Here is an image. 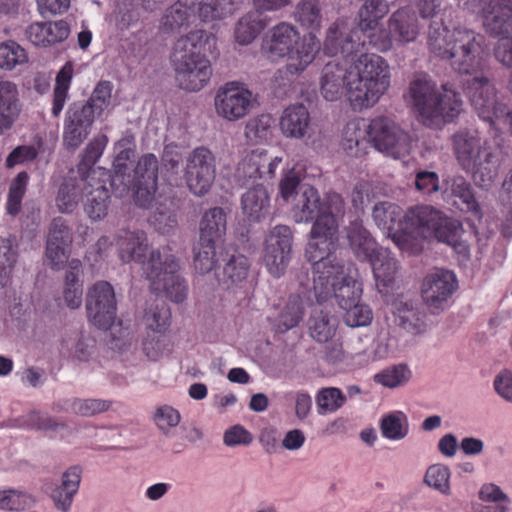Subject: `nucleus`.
I'll use <instances>...</instances> for the list:
<instances>
[{"instance_id":"cd10ccee","label":"nucleus","mask_w":512,"mask_h":512,"mask_svg":"<svg viewBox=\"0 0 512 512\" xmlns=\"http://www.w3.org/2000/svg\"><path fill=\"white\" fill-rule=\"evenodd\" d=\"M193 0H178L166 9L161 19V29L165 32H181L197 21Z\"/></svg>"},{"instance_id":"ea45409f","label":"nucleus","mask_w":512,"mask_h":512,"mask_svg":"<svg viewBox=\"0 0 512 512\" xmlns=\"http://www.w3.org/2000/svg\"><path fill=\"white\" fill-rule=\"evenodd\" d=\"M107 143L108 138L105 135L97 136L89 142L78 165V172L81 176L91 181L95 180L97 169L94 168V165L102 156Z\"/></svg>"},{"instance_id":"423d86ee","label":"nucleus","mask_w":512,"mask_h":512,"mask_svg":"<svg viewBox=\"0 0 512 512\" xmlns=\"http://www.w3.org/2000/svg\"><path fill=\"white\" fill-rule=\"evenodd\" d=\"M203 31L195 30L180 37L171 53V64L178 86L189 92L203 89L212 77L209 59L200 52Z\"/></svg>"},{"instance_id":"412c9836","label":"nucleus","mask_w":512,"mask_h":512,"mask_svg":"<svg viewBox=\"0 0 512 512\" xmlns=\"http://www.w3.org/2000/svg\"><path fill=\"white\" fill-rule=\"evenodd\" d=\"M72 233L62 218H55L50 224L45 256L52 269H62L69 258Z\"/></svg>"},{"instance_id":"4c0bfd02","label":"nucleus","mask_w":512,"mask_h":512,"mask_svg":"<svg viewBox=\"0 0 512 512\" xmlns=\"http://www.w3.org/2000/svg\"><path fill=\"white\" fill-rule=\"evenodd\" d=\"M394 313L397 324L408 333L418 335L426 330L425 314L412 303L397 302Z\"/></svg>"},{"instance_id":"4be33fe9","label":"nucleus","mask_w":512,"mask_h":512,"mask_svg":"<svg viewBox=\"0 0 512 512\" xmlns=\"http://www.w3.org/2000/svg\"><path fill=\"white\" fill-rule=\"evenodd\" d=\"M371 264L375 286L379 293L386 295L393 290L398 273V261L386 248H380L367 260Z\"/></svg>"},{"instance_id":"f704fd0d","label":"nucleus","mask_w":512,"mask_h":512,"mask_svg":"<svg viewBox=\"0 0 512 512\" xmlns=\"http://www.w3.org/2000/svg\"><path fill=\"white\" fill-rule=\"evenodd\" d=\"M88 186H92L91 180L81 176L78 180H69L63 183L56 197V205L61 213L73 212L79 201L85 197Z\"/></svg>"},{"instance_id":"20e7f679","label":"nucleus","mask_w":512,"mask_h":512,"mask_svg":"<svg viewBox=\"0 0 512 512\" xmlns=\"http://www.w3.org/2000/svg\"><path fill=\"white\" fill-rule=\"evenodd\" d=\"M320 47L316 34L308 33L301 37L294 25L280 22L265 34L262 53L273 62L286 58V72L299 75L313 63Z\"/></svg>"},{"instance_id":"f03ea898","label":"nucleus","mask_w":512,"mask_h":512,"mask_svg":"<svg viewBox=\"0 0 512 512\" xmlns=\"http://www.w3.org/2000/svg\"><path fill=\"white\" fill-rule=\"evenodd\" d=\"M391 84V68L375 53H362L351 60H331L320 73L319 90L327 101H338L346 94L353 110L376 105Z\"/></svg>"},{"instance_id":"0e129e2a","label":"nucleus","mask_w":512,"mask_h":512,"mask_svg":"<svg viewBox=\"0 0 512 512\" xmlns=\"http://www.w3.org/2000/svg\"><path fill=\"white\" fill-rule=\"evenodd\" d=\"M341 310L343 311V321L352 328L368 326L373 320L371 308L361 300Z\"/></svg>"},{"instance_id":"37998d69","label":"nucleus","mask_w":512,"mask_h":512,"mask_svg":"<svg viewBox=\"0 0 512 512\" xmlns=\"http://www.w3.org/2000/svg\"><path fill=\"white\" fill-rule=\"evenodd\" d=\"M304 316L302 301L299 296H290L275 318V330L284 333L296 327Z\"/></svg>"},{"instance_id":"c756f323","label":"nucleus","mask_w":512,"mask_h":512,"mask_svg":"<svg viewBox=\"0 0 512 512\" xmlns=\"http://www.w3.org/2000/svg\"><path fill=\"white\" fill-rule=\"evenodd\" d=\"M346 239L350 250L359 261H367L381 248L358 220L350 222L346 227Z\"/></svg>"},{"instance_id":"e2e57ef3","label":"nucleus","mask_w":512,"mask_h":512,"mask_svg":"<svg viewBox=\"0 0 512 512\" xmlns=\"http://www.w3.org/2000/svg\"><path fill=\"white\" fill-rule=\"evenodd\" d=\"M28 61V55L15 41H5L0 43V68L12 70L18 65L25 64Z\"/></svg>"},{"instance_id":"a211bd4d","label":"nucleus","mask_w":512,"mask_h":512,"mask_svg":"<svg viewBox=\"0 0 512 512\" xmlns=\"http://www.w3.org/2000/svg\"><path fill=\"white\" fill-rule=\"evenodd\" d=\"M362 42L359 31L352 29L343 19L336 20L329 26L323 41V52L328 56L341 55L343 59L357 58Z\"/></svg>"},{"instance_id":"49530a36","label":"nucleus","mask_w":512,"mask_h":512,"mask_svg":"<svg viewBox=\"0 0 512 512\" xmlns=\"http://www.w3.org/2000/svg\"><path fill=\"white\" fill-rule=\"evenodd\" d=\"M295 20L309 33L315 34L322 25V14L318 0H301L295 7Z\"/></svg>"},{"instance_id":"3c124183","label":"nucleus","mask_w":512,"mask_h":512,"mask_svg":"<svg viewBox=\"0 0 512 512\" xmlns=\"http://www.w3.org/2000/svg\"><path fill=\"white\" fill-rule=\"evenodd\" d=\"M265 24L260 15L255 12H249L241 17L235 27V39L241 45H248L253 42Z\"/></svg>"},{"instance_id":"8fccbe9b","label":"nucleus","mask_w":512,"mask_h":512,"mask_svg":"<svg viewBox=\"0 0 512 512\" xmlns=\"http://www.w3.org/2000/svg\"><path fill=\"white\" fill-rule=\"evenodd\" d=\"M380 431L384 438L392 441L404 439L409 433V424L406 415L395 411L384 415L380 420Z\"/></svg>"},{"instance_id":"c03bdc74","label":"nucleus","mask_w":512,"mask_h":512,"mask_svg":"<svg viewBox=\"0 0 512 512\" xmlns=\"http://www.w3.org/2000/svg\"><path fill=\"white\" fill-rule=\"evenodd\" d=\"M390 6L385 0H368L359 9V29L362 32L374 31L379 21L388 14Z\"/></svg>"},{"instance_id":"69168bd1","label":"nucleus","mask_w":512,"mask_h":512,"mask_svg":"<svg viewBox=\"0 0 512 512\" xmlns=\"http://www.w3.org/2000/svg\"><path fill=\"white\" fill-rule=\"evenodd\" d=\"M152 419L162 434L169 435L171 430L179 425L181 414L173 406L162 404L156 407Z\"/></svg>"},{"instance_id":"39448f33","label":"nucleus","mask_w":512,"mask_h":512,"mask_svg":"<svg viewBox=\"0 0 512 512\" xmlns=\"http://www.w3.org/2000/svg\"><path fill=\"white\" fill-rule=\"evenodd\" d=\"M409 95L422 123L437 127L453 121L463 111V100L454 89L443 85L440 89L424 74L414 77Z\"/></svg>"},{"instance_id":"f3484780","label":"nucleus","mask_w":512,"mask_h":512,"mask_svg":"<svg viewBox=\"0 0 512 512\" xmlns=\"http://www.w3.org/2000/svg\"><path fill=\"white\" fill-rule=\"evenodd\" d=\"M457 288L456 276L448 270H435L424 279L421 295L425 305L432 313L444 311Z\"/></svg>"},{"instance_id":"338daca9","label":"nucleus","mask_w":512,"mask_h":512,"mask_svg":"<svg viewBox=\"0 0 512 512\" xmlns=\"http://www.w3.org/2000/svg\"><path fill=\"white\" fill-rule=\"evenodd\" d=\"M411 378V371L406 365L400 364L388 367L374 375V381L387 388L404 385Z\"/></svg>"},{"instance_id":"6e6552de","label":"nucleus","mask_w":512,"mask_h":512,"mask_svg":"<svg viewBox=\"0 0 512 512\" xmlns=\"http://www.w3.org/2000/svg\"><path fill=\"white\" fill-rule=\"evenodd\" d=\"M279 195L286 203H291L292 216L296 223H310L316 221L323 214L335 216L330 210V198L341 196L331 192L322 201L316 188L307 183H301L299 173L289 169L279 182Z\"/></svg>"},{"instance_id":"ddd939ff","label":"nucleus","mask_w":512,"mask_h":512,"mask_svg":"<svg viewBox=\"0 0 512 512\" xmlns=\"http://www.w3.org/2000/svg\"><path fill=\"white\" fill-rule=\"evenodd\" d=\"M215 173V157L209 149L198 147L186 157L185 181L194 195L203 196L210 190Z\"/></svg>"},{"instance_id":"c9c22d12","label":"nucleus","mask_w":512,"mask_h":512,"mask_svg":"<svg viewBox=\"0 0 512 512\" xmlns=\"http://www.w3.org/2000/svg\"><path fill=\"white\" fill-rule=\"evenodd\" d=\"M227 218L224 210L214 207L207 210L199 224V240L217 243L226 233Z\"/></svg>"},{"instance_id":"2eb2a0df","label":"nucleus","mask_w":512,"mask_h":512,"mask_svg":"<svg viewBox=\"0 0 512 512\" xmlns=\"http://www.w3.org/2000/svg\"><path fill=\"white\" fill-rule=\"evenodd\" d=\"M337 273H329L330 277L327 279L325 286L327 292L321 293L316 288V282H313L312 293L317 302H324L331 297H334L339 308H346L348 305H352L358 300H361L363 293L362 283L352 276L350 273L345 271L344 265H342Z\"/></svg>"},{"instance_id":"4d7b16f0","label":"nucleus","mask_w":512,"mask_h":512,"mask_svg":"<svg viewBox=\"0 0 512 512\" xmlns=\"http://www.w3.org/2000/svg\"><path fill=\"white\" fill-rule=\"evenodd\" d=\"M217 264L216 243L198 240V243L194 247L193 259V265L197 273L201 275L208 274Z\"/></svg>"},{"instance_id":"9b49d317","label":"nucleus","mask_w":512,"mask_h":512,"mask_svg":"<svg viewBox=\"0 0 512 512\" xmlns=\"http://www.w3.org/2000/svg\"><path fill=\"white\" fill-rule=\"evenodd\" d=\"M256 98L248 86L239 81L221 85L214 97L216 115L227 121L237 122L248 116L254 109Z\"/></svg>"},{"instance_id":"b1692460","label":"nucleus","mask_w":512,"mask_h":512,"mask_svg":"<svg viewBox=\"0 0 512 512\" xmlns=\"http://www.w3.org/2000/svg\"><path fill=\"white\" fill-rule=\"evenodd\" d=\"M443 187L442 194L446 201H452L463 211L479 214V204L475 199L472 187L462 176L447 178Z\"/></svg>"},{"instance_id":"052dcab7","label":"nucleus","mask_w":512,"mask_h":512,"mask_svg":"<svg viewBox=\"0 0 512 512\" xmlns=\"http://www.w3.org/2000/svg\"><path fill=\"white\" fill-rule=\"evenodd\" d=\"M450 477L451 471L448 466L433 464L428 467L424 476V482L442 495L449 496L451 494Z\"/></svg>"},{"instance_id":"7c9ffc66","label":"nucleus","mask_w":512,"mask_h":512,"mask_svg":"<svg viewBox=\"0 0 512 512\" xmlns=\"http://www.w3.org/2000/svg\"><path fill=\"white\" fill-rule=\"evenodd\" d=\"M112 402L100 398H64L53 404V410L62 413H73L82 417H92L110 409Z\"/></svg>"},{"instance_id":"2f4dec72","label":"nucleus","mask_w":512,"mask_h":512,"mask_svg":"<svg viewBox=\"0 0 512 512\" xmlns=\"http://www.w3.org/2000/svg\"><path fill=\"white\" fill-rule=\"evenodd\" d=\"M243 215L250 222H260L269 213L270 197L263 185H256L247 190L241 197Z\"/></svg>"},{"instance_id":"5701e85b","label":"nucleus","mask_w":512,"mask_h":512,"mask_svg":"<svg viewBox=\"0 0 512 512\" xmlns=\"http://www.w3.org/2000/svg\"><path fill=\"white\" fill-rule=\"evenodd\" d=\"M388 28L398 45L414 42L421 29L415 12L409 7L394 11L388 19Z\"/></svg>"},{"instance_id":"5fc2aeb1","label":"nucleus","mask_w":512,"mask_h":512,"mask_svg":"<svg viewBox=\"0 0 512 512\" xmlns=\"http://www.w3.org/2000/svg\"><path fill=\"white\" fill-rule=\"evenodd\" d=\"M113 85L109 81H100L93 89L89 99L82 103L85 107H89V111L99 118L110 109L112 104Z\"/></svg>"},{"instance_id":"a19ab883","label":"nucleus","mask_w":512,"mask_h":512,"mask_svg":"<svg viewBox=\"0 0 512 512\" xmlns=\"http://www.w3.org/2000/svg\"><path fill=\"white\" fill-rule=\"evenodd\" d=\"M197 20L208 23L224 19L232 13L231 0H193Z\"/></svg>"},{"instance_id":"aec40b11","label":"nucleus","mask_w":512,"mask_h":512,"mask_svg":"<svg viewBox=\"0 0 512 512\" xmlns=\"http://www.w3.org/2000/svg\"><path fill=\"white\" fill-rule=\"evenodd\" d=\"M96 117L82 103H73L65 113L63 143L68 149H77L91 132Z\"/></svg>"},{"instance_id":"4468645a","label":"nucleus","mask_w":512,"mask_h":512,"mask_svg":"<svg viewBox=\"0 0 512 512\" xmlns=\"http://www.w3.org/2000/svg\"><path fill=\"white\" fill-rule=\"evenodd\" d=\"M86 310L89 321L98 329L107 330L112 327L116 319L117 303L110 283L98 281L89 289Z\"/></svg>"},{"instance_id":"de8ad7c7","label":"nucleus","mask_w":512,"mask_h":512,"mask_svg":"<svg viewBox=\"0 0 512 512\" xmlns=\"http://www.w3.org/2000/svg\"><path fill=\"white\" fill-rule=\"evenodd\" d=\"M73 72V64L71 62H67L56 76L51 110L54 117H58L61 114L68 99V92L73 78Z\"/></svg>"},{"instance_id":"58836bf2","label":"nucleus","mask_w":512,"mask_h":512,"mask_svg":"<svg viewBox=\"0 0 512 512\" xmlns=\"http://www.w3.org/2000/svg\"><path fill=\"white\" fill-rule=\"evenodd\" d=\"M439 222L432 236L437 238L438 241L452 246L458 253L463 255L468 254L467 245L460 240L463 229L459 221L445 217L441 213V220Z\"/></svg>"},{"instance_id":"c85d7f7f","label":"nucleus","mask_w":512,"mask_h":512,"mask_svg":"<svg viewBox=\"0 0 512 512\" xmlns=\"http://www.w3.org/2000/svg\"><path fill=\"white\" fill-rule=\"evenodd\" d=\"M81 473L80 467L72 466L62 474L61 483L50 494L56 509L62 512L70 510L80 486Z\"/></svg>"},{"instance_id":"09e8293b","label":"nucleus","mask_w":512,"mask_h":512,"mask_svg":"<svg viewBox=\"0 0 512 512\" xmlns=\"http://www.w3.org/2000/svg\"><path fill=\"white\" fill-rule=\"evenodd\" d=\"M20 110L17 86L10 81H0V116L12 126Z\"/></svg>"},{"instance_id":"79ce46f5","label":"nucleus","mask_w":512,"mask_h":512,"mask_svg":"<svg viewBox=\"0 0 512 512\" xmlns=\"http://www.w3.org/2000/svg\"><path fill=\"white\" fill-rule=\"evenodd\" d=\"M337 320L322 309H314L309 320L310 336L319 343L329 341L335 334Z\"/></svg>"},{"instance_id":"bb28decb","label":"nucleus","mask_w":512,"mask_h":512,"mask_svg":"<svg viewBox=\"0 0 512 512\" xmlns=\"http://www.w3.org/2000/svg\"><path fill=\"white\" fill-rule=\"evenodd\" d=\"M483 24L493 35L512 32V0H492L483 10Z\"/></svg>"},{"instance_id":"f8f14e48","label":"nucleus","mask_w":512,"mask_h":512,"mask_svg":"<svg viewBox=\"0 0 512 512\" xmlns=\"http://www.w3.org/2000/svg\"><path fill=\"white\" fill-rule=\"evenodd\" d=\"M370 141L379 152L399 159L411 151L412 139L409 133L385 117H378L370 122Z\"/></svg>"},{"instance_id":"1a4fd4ad","label":"nucleus","mask_w":512,"mask_h":512,"mask_svg":"<svg viewBox=\"0 0 512 512\" xmlns=\"http://www.w3.org/2000/svg\"><path fill=\"white\" fill-rule=\"evenodd\" d=\"M179 268V261L169 247L151 251L144 263V274L150 281L151 290L165 293L174 303L183 302L188 295V286L177 274Z\"/></svg>"},{"instance_id":"e433bc0d","label":"nucleus","mask_w":512,"mask_h":512,"mask_svg":"<svg viewBox=\"0 0 512 512\" xmlns=\"http://www.w3.org/2000/svg\"><path fill=\"white\" fill-rule=\"evenodd\" d=\"M91 183L92 186H88L85 193L84 211L92 221H100L108 212L109 191L99 180L95 179Z\"/></svg>"},{"instance_id":"bf43d9fd","label":"nucleus","mask_w":512,"mask_h":512,"mask_svg":"<svg viewBox=\"0 0 512 512\" xmlns=\"http://www.w3.org/2000/svg\"><path fill=\"white\" fill-rule=\"evenodd\" d=\"M29 176L26 172H20L10 183L6 202V212L16 216L22 206V200L26 193Z\"/></svg>"},{"instance_id":"6e6d98bb","label":"nucleus","mask_w":512,"mask_h":512,"mask_svg":"<svg viewBox=\"0 0 512 512\" xmlns=\"http://www.w3.org/2000/svg\"><path fill=\"white\" fill-rule=\"evenodd\" d=\"M346 400V395L337 387L321 388L315 396L318 414L334 413L343 407Z\"/></svg>"},{"instance_id":"864d4df0","label":"nucleus","mask_w":512,"mask_h":512,"mask_svg":"<svg viewBox=\"0 0 512 512\" xmlns=\"http://www.w3.org/2000/svg\"><path fill=\"white\" fill-rule=\"evenodd\" d=\"M171 319V312L164 301H155L145 310L143 317L145 326L156 333L165 332Z\"/></svg>"},{"instance_id":"680f3d73","label":"nucleus","mask_w":512,"mask_h":512,"mask_svg":"<svg viewBox=\"0 0 512 512\" xmlns=\"http://www.w3.org/2000/svg\"><path fill=\"white\" fill-rule=\"evenodd\" d=\"M250 263L244 255H233L224 266V280L231 286L241 285L248 277Z\"/></svg>"},{"instance_id":"a18cd8bd","label":"nucleus","mask_w":512,"mask_h":512,"mask_svg":"<svg viewBox=\"0 0 512 512\" xmlns=\"http://www.w3.org/2000/svg\"><path fill=\"white\" fill-rule=\"evenodd\" d=\"M24 424L30 429L43 431L53 436L59 435L61 438L65 436V433L70 432L67 423L39 411H31L24 416Z\"/></svg>"},{"instance_id":"13d9d810","label":"nucleus","mask_w":512,"mask_h":512,"mask_svg":"<svg viewBox=\"0 0 512 512\" xmlns=\"http://www.w3.org/2000/svg\"><path fill=\"white\" fill-rule=\"evenodd\" d=\"M36 499L33 495L18 489L0 490V509L22 511L33 506Z\"/></svg>"},{"instance_id":"dca6fc26","label":"nucleus","mask_w":512,"mask_h":512,"mask_svg":"<svg viewBox=\"0 0 512 512\" xmlns=\"http://www.w3.org/2000/svg\"><path fill=\"white\" fill-rule=\"evenodd\" d=\"M158 159L153 154L142 156L127 182L133 190L134 201L141 208H149L155 200L157 191Z\"/></svg>"},{"instance_id":"9d476101","label":"nucleus","mask_w":512,"mask_h":512,"mask_svg":"<svg viewBox=\"0 0 512 512\" xmlns=\"http://www.w3.org/2000/svg\"><path fill=\"white\" fill-rule=\"evenodd\" d=\"M441 213L429 205L410 207L404 213L398 231L393 234V243L404 253L419 254L423 250L424 240L432 237L436 225L440 223Z\"/></svg>"},{"instance_id":"0eeeda50","label":"nucleus","mask_w":512,"mask_h":512,"mask_svg":"<svg viewBox=\"0 0 512 512\" xmlns=\"http://www.w3.org/2000/svg\"><path fill=\"white\" fill-rule=\"evenodd\" d=\"M453 150L460 166L471 172L476 185L489 188L498 175L500 155L482 141L477 132L463 130L452 137Z\"/></svg>"},{"instance_id":"473e14b6","label":"nucleus","mask_w":512,"mask_h":512,"mask_svg":"<svg viewBox=\"0 0 512 512\" xmlns=\"http://www.w3.org/2000/svg\"><path fill=\"white\" fill-rule=\"evenodd\" d=\"M117 246L119 250V256L123 262L137 261L146 263L144 260L147 245L145 244V238L143 234L135 231L121 230L117 235ZM144 270V266H142Z\"/></svg>"},{"instance_id":"a878e982","label":"nucleus","mask_w":512,"mask_h":512,"mask_svg":"<svg viewBox=\"0 0 512 512\" xmlns=\"http://www.w3.org/2000/svg\"><path fill=\"white\" fill-rule=\"evenodd\" d=\"M310 122L311 118L306 106L294 104L283 111L279 126L286 138L302 139L308 135Z\"/></svg>"},{"instance_id":"f257e3e1","label":"nucleus","mask_w":512,"mask_h":512,"mask_svg":"<svg viewBox=\"0 0 512 512\" xmlns=\"http://www.w3.org/2000/svg\"><path fill=\"white\" fill-rule=\"evenodd\" d=\"M428 47L436 57L447 60L456 72L470 76L466 92L481 119L493 127L508 120L507 107L498 101L494 84L479 72L487 48L482 34L466 27L450 31L442 22L434 21L428 31Z\"/></svg>"},{"instance_id":"72a5a7b5","label":"nucleus","mask_w":512,"mask_h":512,"mask_svg":"<svg viewBox=\"0 0 512 512\" xmlns=\"http://www.w3.org/2000/svg\"><path fill=\"white\" fill-rule=\"evenodd\" d=\"M402 208L390 201H381L372 208V219L375 225L387 233L393 240V234L398 231L399 223L403 220Z\"/></svg>"},{"instance_id":"774afa93","label":"nucleus","mask_w":512,"mask_h":512,"mask_svg":"<svg viewBox=\"0 0 512 512\" xmlns=\"http://www.w3.org/2000/svg\"><path fill=\"white\" fill-rule=\"evenodd\" d=\"M291 254L292 252L265 247L263 263L268 273L275 278L281 277L289 265Z\"/></svg>"},{"instance_id":"603ef678","label":"nucleus","mask_w":512,"mask_h":512,"mask_svg":"<svg viewBox=\"0 0 512 512\" xmlns=\"http://www.w3.org/2000/svg\"><path fill=\"white\" fill-rule=\"evenodd\" d=\"M273 127V118L269 114H261L246 123L244 134L250 143H263L271 139Z\"/></svg>"},{"instance_id":"6ab92c4d","label":"nucleus","mask_w":512,"mask_h":512,"mask_svg":"<svg viewBox=\"0 0 512 512\" xmlns=\"http://www.w3.org/2000/svg\"><path fill=\"white\" fill-rule=\"evenodd\" d=\"M282 160L279 156L269 158L264 149L253 150L238 163L235 180L240 185H246L250 181L272 178Z\"/></svg>"},{"instance_id":"7ed1b4c3","label":"nucleus","mask_w":512,"mask_h":512,"mask_svg":"<svg viewBox=\"0 0 512 512\" xmlns=\"http://www.w3.org/2000/svg\"><path fill=\"white\" fill-rule=\"evenodd\" d=\"M330 210L335 213L321 215L314 221L310 230V240L306 248V257L313 264V282L316 288L325 293L329 273H337L343 262L334 255L339 240V226L345 214V202L342 196L330 198Z\"/></svg>"},{"instance_id":"393cba45","label":"nucleus","mask_w":512,"mask_h":512,"mask_svg":"<svg viewBox=\"0 0 512 512\" xmlns=\"http://www.w3.org/2000/svg\"><path fill=\"white\" fill-rule=\"evenodd\" d=\"M370 141V124L363 120L349 121L343 128L341 146L343 150L353 157H359L367 153Z\"/></svg>"}]
</instances>
